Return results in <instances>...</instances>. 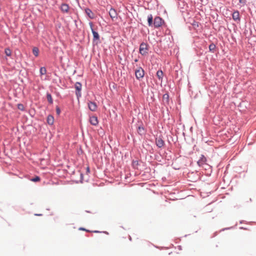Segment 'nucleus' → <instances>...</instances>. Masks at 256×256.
I'll return each instance as SVG.
<instances>
[{
	"label": "nucleus",
	"mask_w": 256,
	"mask_h": 256,
	"mask_svg": "<svg viewBox=\"0 0 256 256\" xmlns=\"http://www.w3.org/2000/svg\"><path fill=\"white\" fill-rule=\"evenodd\" d=\"M88 24L92 34L93 38L92 43V46H94L101 43V40H100V36L98 31L94 28L92 22H90Z\"/></svg>",
	"instance_id": "obj_1"
},
{
	"label": "nucleus",
	"mask_w": 256,
	"mask_h": 256,
	"mask_svg": "<svg viewBox=\"0 0 256 256\" xmlns=\"http://www.w3.org/2000/svg\"><path fill=\"white\" fill-rule=\"evenodd\" d=\"M134 74L136 79L140 81L144 77L145 72L141 66H137L134 70Z\"/></svg>",
	"instance_id": "obj_2"
},
{
	"label": "nucleus",
	"mask_w": 256,
	"mask_h": 256,
	"mask_svg": "<svg viewBox=\"0 0 256 256\" xmlns=\"http://www.w3.org/2000/svg\"><path fill=\"white\" fill-rule=\"evenodd\" d=\"M82 84L80 82H76L74 84L75 94L78 100L82 96Z\"/></svg>",
	"instance_id": "obj_3"
},
{
	"label": "nucleus",
	"mask_w": 256,
	"mask_h": 256,
	"mask_svg": "<svg viewBox=\"0 0 256 256\" xmlns=\"http://www.w3.org/2000/svg\"><path fill=\"white\" fill-rule=\"evenodd\" d=\"M164 23V20L160 16H156L154 18V26L155 28L160 27Z\"/></svg>",
	"instance_id": "obj_4"
},
{
	"label": "nucleus",
	"mask_w": 256,
	"mask_h": 256,
	"mask_svg": "<svg viewBox=\"0 0 256 256\" xmlns=\"http://www.w3.org/2000/svg\"><path fill=\"white\" fill-rule=\"evenodd\" d=\"M206 156L202 154L201 156L200 157V158L197 162V164L200 167L206 166V167L210 168V166L207 164L206 163Z\"/></svg>",
	"instance_id": "obj_5"
},
{
	"label": "nucleus",
	"mask_w": 256,
	"mask_h": 256,
	"mask_svg": "<svg viewBox=\"0 0 256 256\" xmlns=\"http://www.w3.org/2000/svg\"><path fill=\"white\" fill-rule=\"evenodd\" d=\"M188 177L192 178L190 181L192 182H196L200 179V176L198 174V172H189L188 173Z\"/></svg>",
	"instance_id": "obj_6"
},
{
	"label": "nucleus",
	"mask_w": 256,
	"mask_h": 256,
	"mask_svg": "<svg viewBox=\"0 0 256 256\" xmlns=\"http://www.w3.org/2000/svg\"><path fill=\"white\" fill-rule=\"evenodd\" d=\"M156 144L158 148H161L165 145V142L162 140V135H160L156 138Z\"/></svg>",
	"instance_id": "obj_7"
},
{
	"label": "nucleus",
	"mask_w": 256,
	"mask_h": 256,
	"mask_svg": "<svg viewBox=\"0 0 256 256\" xmlns=\"http://www.w3.org/2000/svg\"><path fill=\"white\" fill-rule=\"evenodd\" d=\"M148 45L144 42L140 44L139 51L142 55L144 56L148 53L146 51L148 50Z\"/></svg>",
	"instance_id": "obj_8"
},
{
	"label": "nucleus",
	"mask_w": 256,
	"mask_h": 256,
	"mask_svg": "<svg viewBox=\"0 0 256 256\" xmlns=\"http://www.w3.org/2000/svg\"><path fill=\"white\" fill-rule=\"evenodd\" d=\"M59 8L61 12L64 14L70 13V6L68 4L62 2Z\"/></svg>",
	"instance_id": "obj_9"
},
{
	"label": "nucleus",
	"mask_w": 256,
	"mask_h": 256,
	"mask_svg": "<svg viewBox=\"0 0 256 256\" xmlns=\"http://www.w3.org/2000/svg\"><path fill=\"white\" fill-rule=\"evenodd\" d=\"M232 18L237 23L240 21V16L238 10H234L232 14Z\"/></svg>",
	"instance_id": "obj_10"
},
{
	"label": "nucleus",
	"mask_w": 256,
	"mask_h": 256,
	"mask_svg": "<svg viewBox=\"0 0 256 256\" xmlns=\"http://www.w3.org/2000/svg\"><path fill=\"white\" fill-rule=\"evenodd\" d=\"M88 107L92 112H96L98 109V105L96 103L92 101H88Z\"/></svg>",
	"instance_id": "obj_11"
},
{
	"label": "nucleus",
	"mask_w": 256,
	"mask_h": 256,
	"mask_svg": "<svg viewBox=\"0 0 256 256\" xmlns=\"http://www.w3.org/2000/svg\"><path fill=\"white\" fill-rule=\"evenodd\" d=\"M208 52L216 54L218 52V48L213 42H211L208 45Z\"/></svg>",
	"instance_id": "obj_12"
},
{
	"label": "nucleus",
	"mask_w": 256,
	"mask_h": 256,
	"mask_svg": "<svg viewBox=\"0 0 256 256\" xmlns=\"http://www.w3.org/2000/svg\"><path fill=\"white\" fill-rule=\"evenodd\" d=\"M89 122L90 124L94 126H96L97 125H98L99 122L98 116H96V115L90 116Z\"/></svg>",
	"instance_id": "obj_13"
},
{
	"label": "nucleus",
	"mask_w": 256,
	"mask_h": 256,
	"mask_svg": "<svg viewBox=\"0 0 256 256\" xmlns=\"http://www.w3.org/2000/svg\"><path fill=\"white\" fill-rule=\"evenodd\" d=\"M84 12L87 17L90 19H94L95 18L94 14L92 11L88 8H86L84 9Z\"/></svg>",
	"instance_id": "obj_14"
},
{
	"label": "nucleus",
	"mask_w": 256,
	"mask_h": 256,
	"mask_svg": "<svg viewBox=\"0 0 256 256\" xmlns=\"http://www.w3.org/2000/svg\"><path fill=\"white\" fill-rule=\"evenodd\" d=\"M109 15L110 17V18L114 20V19H117L118 18V14L116 11V10L112 8V6L110 7V8L109 10Z\"/></svg>",
	"instance_id": "obj_15"
},
{
	"label": "nucleus",
	"mask_w": 256,
	"mask_h": 256,
	"mask_svg": "<svg viewBox=\"0 0 256 256\" xmlns=\"http://www.w3.org/2000/svg\"><path fill=\"white\" fill-rule=\"evenodd\" d=\"M54 116L52 114H48L46 118V122L48 124L52 126L54 123Z\"/></svg>",
	"instance_id": "obj_16"
},
{
	"label": "nucleus",
	"mask_w": 256,
	"mask_h": 256,
	"mask_svg": "<svg viewBox=\"0 0 256 256\" xmlns=\"http://www.w3.org/2000/svg\"><path fill=\"white\" fill-rule=\"evenodd\" d=\"M147 20H148V24L149 26L152 27L154 26V20L153 18V16H152V14H150L148 15Z\"/></svg>",
	"instance_id": "obj_17"
},
{
	"label": "nucleus",
	"mask_w": 256,
	"mask_h": 256,
	"mask_svg": "<svg viewBox=\"0 0 256 256\" xmlns=\"http://www.w3.org/2000/svg\"><path fill=\"white\" fill-rule=\"evenodd\" d=\"M32 53L35 57H36V58L38 57L40 55L39 48L36 46H32Z\"/></svg>",
	"instance_id": "obj_18"
},
{
	"label": "nucleus",
	"mask_w": 256,
	"mask_h": 256,
	"mask_svg": "<svg viewBox=\"0 0 256 256\" xmlns=\"http://www.w3.org/2000/svg\"><path fill=\"white\" fill-rule=\"evenodd\" d=\"M78 174L80 176V180H74L75 183L78 184V183H83L84 181V174L82 172H81L80 170H78Z\"/></svg>",
	"instance_id": "obj_19"
},
{
	"label": "nucleus",
	"mask_w": 256,
	"mask_h": 256,
	"mask_svg": "<svg viewBox=\"0 0 256 256\" xmlns=\"http://www.w3.org/2000/svg\"><path fill=\"white\" fill-rule=\"evenodd\" d=\"M137 130H138V134L140 136H142V135H144V132H142V131H144L145 130V128L142 124L138 126Z\"/></svg>",
	"instance_id": "obj_20"
},
{
	"label": "nucleus",
	"mask_w": 256,
	"mask_h": 256,
	"mask_svg": "<svg viewBox=\"0 0 256 256\" xmlns=\"http://www.w3.org/2000/svg\"><path fill=\"white\" fill-rule=\"evenodd\" d=\"M156 76L159 80L162 81L163 76H164V72L162 70H158L156 74Z\"/></svg>",
	"instance_id": "obj_21"
},
{
	"label": "nucleus",
	"mask_w": 256,
	"mask_h": 256,
	"mask_svg": "<svg viewBox=\"0 0 256 256\" xmlns=\"http://www.w3.org/2000/svg\"><path fill=\"white\" fill-rule=\"evenodd\" d=\"M46 96L48 103L50 104H52L54 100L52 94L49 92H47L46 94Z\"/></svg>",
	"instance_id": "obj_22"
},
{
	"label": "nucleus",
	"mask_w": 256,
	"mask_h": 256,
	"mask_svg": "<svg viewBox=\"0 0 256 256\" xmlns=\"http://www.w3.org/2000/svg\"><path fill=\"white\" fill-rule=\"evenodd\" d=\"M162 98H163L164 101L166 100V102L167 104H169L170 96H169V94L168 92H166L164 94V95L162 96Z\"/></svg>",
	"instance_id": "obj_23"
},
{
	"label": "nucleus",
	"mask_w": 256,
	"mask_h": 256,
	"mask_svg": "<svg viewBox=\"0 0 256 256\" xmlns=\"http://www.w3.org/2000/svg\"><path fill=\"white\" fill-rule=\"evenodd\" d=\"M47 70L45 66H41L40 68V76L44 75L46 74Z\"/></svg>",
	"instance_id": "obj_24"
},
{
	"label": "nucleus",
	"mask_w": 256,
	"mask_h": 256,
	"mask_svg": "<svg viewBox=\"0 0 256 256\" xmlns=\"http://www.w3.org/2000/svg\"><path fill=\"white\" fill-rule=\"evenodd\" d=\"M4 53L6 54V56H12V50L9 47L6 48L4 49Z\"/></svg>",
	"instance_id": "obj_25"
},
{
	"label": "nucleus",
	"mask_w": 256,
	"mask_h": 256,
	"mask_svg": "<svg viewBox=\"0 0 256 256\" xmlns=\"http://www.w3.org/2000/svg\"><path fill=\"white\" fill-rule=\"evenodd\" d=\"M139 165V162L137 160H133L132 162V166L134 169H138V166Z\"/></svg>",
	"instance_id": "obj_26"
},
{
	"label": "nucleus",
	"mask_w": 256,
	"mask_h": 256,
	"mask_svg": "<svg viewBox=\"0 0 256 256\" xmlns=\"http://www.w3.org/2000/svg\"><path fill=\"white\" fill-rule=\"evenodd\" d=\"M41 178L38 176H35L34 177L30 179V180L34 182H38L40 180Z\"/></svg>",
	"instance_id": "obj_27"
},
{
	"label": "nucleus",
	"mask_w": 256,
	"mask_h": 256,
	"mask_svg": "<svg viewBox=\"0 0 256 256\" xmlns=\"http://www.w3.org/2000/svg\"><path fill=\"white\" fill-rule=\"evenodd\" d=\"M17 108L19 110H20L21 111L25 110V108L24 107V104L21 103H19L17 104Z\"/></svg>",
	"instance_id": "obj_28"
},
{
	"label": "nucleus",
	"mask_w": 256,
	"mask_h": 256,
	"mask_svg": "<svg viewBox=\"0 0 256 256\" xmlns=\"http://www.w3.org/2000/svg\"><path fill=\"white\" fill-rule=\"evenodd\" d=\"M56 114L60 116L61 113V110L58 106H56Z\"/></svg>",
	"instance_id": "obj_29"
},
{
	"label": "nucleus",
	"mask_w": 256,
	"mask_h": 256,
	"mask_svg": "<svg viewBox=\"0 0 256 256\" xmlns=\"http://www.w3.org/2000/svg\"><path fill=\"white\" fill-rule=\"evenodd\" d=\"M202 168H204L206 170H208V169H210V172H208L206 174V175L208 176H210L211 174V173L212 172V166H210V167H206V166H202Z\"/></svg>",
	"instance_id": "obj_30"
},
{
	"label": "nucleus",
	"mask_w": 256,
	"mask_h": 256,
	"mask_svg": "<svg viewBox=\"0 0 256 256\" xmlns=\"http://www.w3.org/2000/svg\"><path fill=\"white\" fill-rule=\"evenodd\" d=\"M192 25L194 28H198V27L199 26V22H198L194 20L193 23L192 24Z\"/></svg>",
	"instance_id": "obj_31"
},
{
	"label": "nucleus",
	"mask_w": 256,
	"mask_h": 256,
	"mask_svg": "<svg viewBox=\"0 0 256 256\" xmlns=\"http://www.w3.org/2000/svg\"><path fill=\"white\" fill-rule=\"evenodd\" d=\"M237 226V224H236V225L234 226H230V227H228V228H224L223 229H222V231H224L225 230H230V229H232L234 228H235L236 226Z\"/></svg>",
	"instance_id": "obj_32"
},
{
	"label": "nucleus",
	"mask_w": 256,
	"mask_h": 256,
	"mask_svg": "<svg viewBox=\"0 0 256 256\" xmlns=\"http://www.w3.org/2000/svg\"><path fill=\"white\" fill-rule=\"evenodd\" d=\"M86 174H88V175L89 174H90V168L89 166H88L86 168Z\"/></svg>",
	"instance_id": "obj_33"
},
{
	"label": "nucleus",
	"mask_w": 256,
	"mask_h": 256,
	"mask_svg": "<svg viewBox=\"0 0 256 256\" xmlns=\"http://www.w3.org/2000/svg\"><path fill=\"white\" fill-rule=\"evenodd\" d=\"M246 2V0H239V3L244 6Z\"/></svg>",
	"instance_id": "obj_34"
},
{
	"label": "nucleus",
	"mask_w": 256,
	"mask_h": 256,
	"mask_svg": "<svg viewBox=\"0 0 256 256\" xmlns=\"http://www.w3.org/2000/svg\"><path fill=\"white\" fill-rule=\"evenodd\" d=\"M83 152H84V151L81 148H80V150H78V155L82 154Z\"/></svg>",
	"instance_id": "obj_35"
},
{
	"label": "nucleus",
	"mask_w": 256,
	"mask_h": 256,
	"mask_svg": "<svg viewBox=\"0 0 256 256\" xmlns=\"http://www.w3.org/2000/svg\"><path fill=\"white\" fill-rule=\"evenodd\" d=\"M79 230H84V231H86V232H90L89 230L86 229V228H83V227H80L79 228H78Z\"/></svg>",
	"instance_id": "obj_36"
},
{
	"label": "nucleus",
	"mask_w": 256,
	"mask_h": 256,
	"mask_svg": "<svg viewBox=\"0 0 256 256\" xmlns=\"http://www.w3.org/2000/svg\"><path fill=\"white\" fill-rule=\"evenodd\" d=\"M144 144L149 148H150V150H153V148L150 144H146V143H144Z\"/></svg>",
	"instance_id": "obj_37"
},
{
	"label": "nucleus",
	"mask_w": 256,
	"mask_h": 256,
	"mask_svg": "<svg viewBox=\"0 0 256 256\" xmlns=\"http://www.w3.org/2000/svg\"><path fill=\"white\" fill-rule=\"evenodd\" d=\"M92 232L94 233H102V231H99L98 230H94V231H92Z\"/></svg>",
	"instance_id": "obj_38"
},
{
	"label": "nucleus",
	"mask_w": 256,
	"mask_h": 256,
	"mask_svg": "<svg viewBox=\"0 0 256 256\" xmlns=\"http://www.w3.org/2000/svg\"><path fill=\"white\" fill-rule=\"evenodd\" d=\"M34 216H42V214H35Z\"/></svg>",
	"instance_id": "obj_39"
},
{
	"label": "nucleus",
	"mask_w": 256,
	"mask_h": 256,
	"mask_svg": "<svg viewBox=\"0 0 256 256\" xmlns=\"http://www.w3.org/2000/svg\"><path fill=\"white\" fill-rule=\"evenodd\" d=\"M112 112H113V114H115L116 116H118L115 110H112Z\"/></svg>",
	"instance_id": "obj_40"
},
{
	"label": "nucleus",
	"mask_w": 256,
	"mask_h": 256,
	"mask_svg": "<svg viewBox=\"0 0 256 256\" xmlns=\"http://www.w3.org/2000/svg\"><path fill=\"white\" fill-rule=\"evenodd\" d=\"M178 248L180 250H182V246H178Z\"/></svg>",
	"instance_id": "obj_41"
},
{
	"label": "nucleus",
	"mask_w": 256,
	"mask_h": 256,
	"mask_svg": "<svg viewBox=\"0 0 256 256\" xmlns=\"http://www.w3.org/2000/svg\"><path fill=\"white\" fill-rule=\"evenodd\" d=\"M240 230H246V228H244V227H243V226H240Z\"/></svg>",
	"instance_id": "obj_42"
},
{
	"label": "nucleus",
	"mask_w": 256,
	"mask_h": 256,
	"mask_svg": "<svg viewBox=\"0 0 256 256\" xmlns=\"http://www.w3.org/2000/svg\"><path fill=\"white\" fill-rule=\"evenodd\" d=\"M102 233H104V234H109V233L108 232H106V231H102Z\"/></svg>",
	"instance_id": "obj_43"
},
{
	"label": "nucleus",
	"mask_w": 256,
	"mask_h": 256,
	"mask_svg": "<svg viewBox=\"0 0 256 256\" xmlns=\"http://www.w3.org/2000/svg\"><path fill=\"white\" fill-rule=\"evenodd\" d=\"M244 222L245 221L244 220H241L240 221V224H242L244 223Z\"/></svg>",
	"instance_id": "obj_44"
},
{
	"label": "nucleus",
	"mask_w": 256,
	"mask_h": 256,
	"mask_svg": "<svg viewBox=\"0 0 256 256\" xmlns=\"http://www.w3.org/2000/svg\"><path fill=\"white\" fill-rule=\"evenodd\" d=\"M128 239H129V240H130V241H132V238L131 236H128Z\"/></svg>",
	"instance_id": "obj_45"
},
{
	"label": "nucleus",
	"mask_w": 256,
	"mask_h": 256,
	"mask_svg": "<svg viewBox=\"0 0 256 256\" xmlns=\"http://www.w3.org/2000/svg\"><path fill=\"white\" fill-rule=\"evenodd\" d=\"M154 246L157 248H160V249H162V248H160V247L158 246Z\"/></svg>",
	"instance_id": "obj_46"
},
{
	"label": "nucleus",
	"mask_w": 256,
	"mask_h": 256,
	"mask_svg": "<svg viewBox=\"0 0 256 256\" xmlns=\"http://www.w3.org/2000/svg\"><path fill=\"white\" fill-rule=\"evenodd\" d=\"M30 116L32 118V117H34V114H31V113H30Z\"/></svg>",
	"instance_id": "obj_47"
},
{
	"label": "nucleus",
	"mask_w": 256,
	"mask_h": 256,
	"mask_svg": "<svg viewBox=\"0 0 256 256\" xmlns=\"http://www.w3.org/2000/svg\"><path fill=\"white\" fill-rule=\"evenodd\" d=\"M74 22H75L76 26L77 27L78 26H77V24H76V19L74 20Z\"/></svg>",
	"instance_id": "obj_48"
},
{
	"label": "nucleus",
	"mask_w": 256,
	"mask_h": 256,
	"mask_svg": "<svg viewBox=\"0 0 256 256\" xmlns=\"http://www.w3.org/2000/svg\"><path fill=\"white\" fill-rule=\"evenodd\" d=\"M86 212H88V213H90V211H89V210H86Z\"/></svg>",
	"instance_id": "obj_49"
},
{
	"label": "nucleus",
	"mask_w": 256,
	"mask_h": 256,
	"mask_svg": "<svg viewBox=\"0 0 256 256\" xmlns=\"http://www.w3.org/2000/svg\"><path fill=\"white\" fill-rule=\"evenodd\" d=\"M59 82H60V83H61V82H62V80H61V79H60H60H59Z\"/></svg>",
	"instance_id": "obj_50"
},
{
	"label": "nucleus",
	"mask_w": 256,
	"mask_h": 256,
	"mask_svg": "<svg viewBox=\"0 0 256 256\" xmlns=\"http://www.w3.org/2000/svg\"><path fill=\"white\" fill-rule=\"evenodd\" d=\"M182 135L184 136H185V133L184 132H182Z\"/></svg>",
	"instance_id": "obj_51"
},
{
	"label": "nucleus",
	"mask_w": 256,
	"mask_h": 256,
	"mask_svg": "<svg viewBox=\"0 0 256 256\" xmlns=\"http://www.w3.org/2000/svg\"><path fill=\"white\" fill-rule=\"evenodd\" d=\"M174 168V170H178V169H179V168Z\"/></svg>",
	"instance_id": "obj_52"
},
{
	"label": "nucleus",
	"mask_w": 256,
	"mask_h": 256,
	"mask_svg": "<svg viewBox=\"0 0 256 256\" xmlns=\"http://www.w3.org/2000/svg\"><path fill=\"white\" fill-rule=\"evenodd\" d=\"M249 200H250V202H252V199L251 198H250Z\"/></svg>",
	"instance_id": "obj_53"
},
{
	"label": "nucleus",
	"mask_w": 256,
	"mask_h": 256,
	"mask_svg": "<svg viewBox=\"0 0 256 256\" xmlns=\"http://www.w3.org/2000/svg\"><path fill=\"white\" fill-rule=\"evenodd\" d=\"M88 178H87L86 180V182H88Z\"/></svg>",
	"instance_id": "obj_54"
},
{
	"label": "nucleus",
	"mask_w": 256,
	"mask_h": 256,
	"mask_svg": "<svg viewBox=\"0 0 256 256\" xmlns=\"http://www.w3.org/2000/svg\"><path fill=\"white\" fill-rule=\"evenodd\" d=\"M188 236V234H186L184 236L186 237Z\"/></svg>",
	"instance_id": "obj_55"
},
{
	"label": "nucleus",
	"mask_w": 256,
	"mask_h": 256,
	"mask_svg": "<svg viewBox=\"0 0 256 256\" xmlns=\"http://www.w3.org/2000/svg\"><path fill=\"white\" fill-rule=\"evenodd\" d=\"M54 75H55L56 76H58V75H57V74H56V73H55V74H54Z\"/></svg>",
	"instance_id": "obj_56"
},
{
	"label": "nucleus",
	"mask_w": 256,
	"mask_h": 256,
	"mask_svg": "<svg viewBox=\"0 0 256 256\" xmlns=\"http://www.w3.org/2000/svg\"><path fill=\"white\" fill-rule=\"evenodd\" d=\"M150 154H152V152H150Z\"/></svg>",
	"instance_id": "obj_57"
},
{
	"label": "nucleus",
	"mask_w": 256,
	"mask_h": 256,
	"mask_svg": "<svg viewBox=\"0 0 256 256\" xmlns=\"http://www.w3.org/2000/svg\"><path fill=\"white\" fill-rule=\"evenodd\" d=\"M183 128H184V125H183Z\"/></svg>",
	"instance_id": "obj_58"
},
{
	"label": "nucleus",
	"mask_w": 256,
	"mask_h": 256,
	"mask_svg": "<svg viewBox=\"0 0 256 256\" xmlns=\"http://www.w3.org/2000/svg\"><path fill=\"white\" fill-rule=\"evenodd\" d=\"M77 17H78V14H77Z\"/></svg>",
	"instance_id": "obj_59"
},
{
	"label": "nucleus",
	"mask_w": 256,
	"mask_h": 256,
	"mask_svg": "<svg viewBox=\"0 0 256 256\" xmlns=\"http://www.w3.org/2000/svg\"><path fill=\"white\" fill-rule=\"evenodd\" d=\"M137 60H138L137 59L135 60V62H137Z\"/></svg>",
	"instance_id": "obj_60"
},
{
	"label": "nucleus",
	"mask_w": 256,
	"mask_h": 256,
	"mask_svg": "<svg viewBox=\"0 0 256 256\" xmlns=\"http://www.w3.org/2000/svg\"><path fill=\"white\" fill-rule=\"evenodd\" d=\"M172 254V252H170L168 254Z\"/></svg>",
	"instance_id": "obj_61"
}]
</instances>
